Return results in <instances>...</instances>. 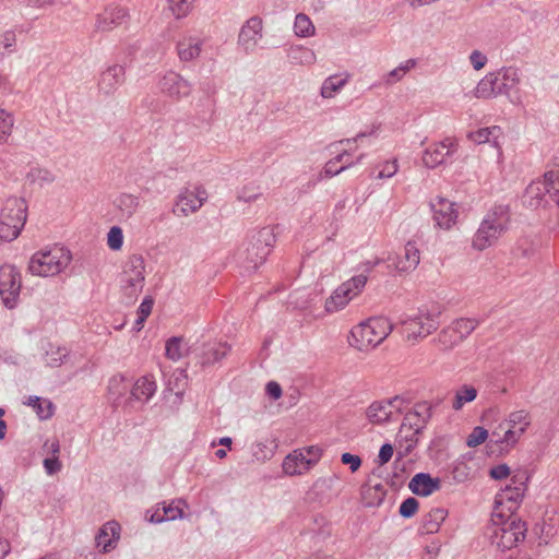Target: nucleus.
Segmentation results:
<instances>
[{
    "label": "nucleus",
    "mask_w": 559,
    "mask_h": 559,
    "mask_svg": "<svg viewBox=\"0 0 559 559\" xmlns=\"http://www.w3.org/2000/svg\"><path fill=\"white\" fill-rule=\"evenodd\" d=\"M544 185L551 200L559 204V168L549 170L544 175Z\"/></svg>",
    "instance_id": "obj_41"
},
{
    "label": "nucleus",
    "mask_w": 559,
    "mask_h": 559,
    "mask_svg": "<svg viewBox=\"0 0 559 559\" xmlns=\"http://www.w3.org/2000/svg\"><path fill=\"white\" fill-rule=\"evenodd\" d=\"M497 78L488 72L483 79L479 80L477 85L472 91L475 98L478 99H492L498 97L497 92Z\"/></svg>",
    "instance_id": "obj_29"
},
{
    "label": "nucleus",
    "mask_w": 559,
    "mask_h": 559,
    "mask_svg": "<svg viewBox=\"0 0 559 559\" xmlns=\"http://www.w3.org/2000/svg\"><path fill=\"white\" fill-rule=\"evenodd\" d=\"M27 218V204L24 199L9 198L0 213V238L12 241L19 237Z\"/></svg>",
    "instance_id": "obj_7"
},
{
    "label": "nucleus",
    "mask_w": 559,
    "mask_h": 559,
    "mask_svg": "<svg viewBox=\"0 0 559 559\" xmlns=\"http://www.w3.org/2000/svg\"><path fill=\"white\" fill-rule=\"evenodd\" d=\"M448 516V511L443 508L431 509L421 521L423 532L426 534L437 533L440 525L444 522Z\"/></svg>",
    "instance_id": "obj_31"
},
{
    "label": "nucleus",
    "mask_w": 559,
    "mask_h": 559,
    "mask_svg": "<svg viewBox=\"0 0 559 559\" xmlns=\"http://www.w3.org/2000/svg\"><path fill=\"white\" fill-rule=\"evenodd\" d=\"M488 431L483 427H475L469 433L466 440V444L471 448H475L486 441Z\"/></svg>",
    "instance_id": "obj_56"
},
{
    "label": "nucleus",
    "mask_w": 559,
    "mask_h": 559,
    "mask_svg": "<svg viewBox=\"0 0 559 559\" xmlns=\"http://www.w3.org/2000/svg\"><path fill=\"white\" fill-rule=\"evenodd\" d=\"M14 126V117L11 112L0 108V139L9 138Z\"/></svg>",
    "instance_id": "obj_52"
},
{
    "label": "nucleus",
    "mask_w": 559,
    "mask_h": 559,
    "mask_svg": "<svg viewBox=\"0 0 559 559\" xmlns=\"http://www.w3.org/2000/svg\"><path fill=\"white\" fill-rule=\"evenodd\" d=\"M182 337L173 336L166 342L165 352L167 358L177 361L183 356Z\"/></svg>",
    "instance_id": "obj_47"
},
{
    "label": "nucleus",
    "mask_w": 559,
    "mask_h": 559,
    "mask_svg": "<svg viewBox=\"0 0 559 559\" xmlns=\"http://www.w3.org/2000/svg\"><path fill=\"white\" fill-rule=\"evenodd\" d=\"M261 195V188L254 183L246 185L238 191V199L245 202H254Z\"/></svg>",
    "instance_id": "obj_53"
},
{
    "label": "nucleus",
    "mask_w": 559,
    "mask_h": 559,
    "mask_svg": "<svg viewBox=\"0 0 559 559\" xmlns=\"http://www.w3.org/2000/svg\"><path fill=\"white\" fill-rule=\"evenodd\" d=\"M396 171H397V160L396 159L386 160L382 165L381 170L379 171V174L376 177L379 179L391 178L396 174Z\"/></svg>",
    "instance_id": "obj_62"
},
{
    "label": "nucleus",
    "mask_w": 559,
    "mask_h": 559,
    "mask_svg": "<svg viewBox=\"0 0 559 559\" xmlns=\"http://www.w3.org/2000/svg\"><path fill=\"white\" fill-rule=\"evenodd\" d=\"M195 0H168L169 9L176 19L186 17L192 10Z\"/></svg>",
    "instance_id": "obj_48"
},
{
    "label": "nucleus",
    "mask_w": 559,
    "mask_h": 559,
    "mask_svg": "<svg viewBox=\"0 0 559 559\" xmlns=\"http://www.w3.org/2000/svg\"><path fill=\"white\" fill-rule=\"evenodd\" d=\"M107 245L111 250H120L123 245L122 229L114 226L109 229L107 235Z\"/></svg>",
    "instance_id": "obj_55"
},
{
    "label": "nucleus",
    "mask_w": 559,
    "mask_h": 559,
    "mask_svg": "<svg viewBox=\"0 0 559 559\" xmlns=\"http://www.w3.org/2000/svg\"><path fill=\"white\" fill-rule=\"evenodd\" d=\"M17 37L14 29H7L0 34V53L12 55L16 51Z\"/></svg>",
    "instance_id": "obj_45"
},
{
    "label": "nucleus",
    "mask_w": 559,
    "mask_h": 559,
    "mask_svg": "<svg viewBox=\"0 0 559 559\" xmlns=\"http://www.w3.org/2000/svg\"><path fill=\"white\" fill-rule=\"evenodd\" d=\"M67 357L68 350L64 347L50 346V348L46 352V362L50 367L61 366Z\"/></svg>",
    "instance_id": "obj_49"
},
{
    "label": "nucleus",
    "mask_w": 559,
    "mask_h": 559,
    "mask_svg": "<svg viewBox=\"0 0 559 559\" xmlns=\"http://www.w3.org/2000/svg\"><path fill=\"white\" fill-rule=\"evenodd\" d=\"M127 390L128 385L124 383V378L122 376H115L109 380L108 391L116 400L122 396Z\"/></svg>",
    "instance_id": "obj_54"
},
{
    "label": "nucleus",
    "mask_w": 559,
    "mask_h": 559,
    "mask_svg": "<svg viewBox=\"0 0 559 559\" xmlns=\"http://www.w3.org/2000/svg\"><path fill=\"white\" fill-rule=\"evenodd\" d=\"M368 276L359 274L341 284L325 301L328 312H336L345 306L364 289Z\"/></svg>",
    "instance_id": "obj_10"
},
{
    "label": "nucleus",
    "mask_w": 559,
    "mask_h": 559,
    "mask_svg": "<svg viewBox=\"0 0 559 559\" xmlns=\"http://www.w3.org/2000/svg\"><path fill=\"white\" fill-rule=\"evenodd\" d=\"M497 78L498 96H510L521 83V71L516 67H502L498 71L491 72Z\"/></svg>",
    "instance_id": "obj_23"
},
{
    "label": "nucleus",
    "mask_w": 559,
    "mask_h": 559,
    "mask_svg": "<svg viewBox=\"0 0 559 559\" xmlns=\"http://www.w3.org/2000/svg\"><path fill=\"white\" fill-rule=\"evenodd\" d=\"M527 480L526 471H519L514 474L511 484L496 495L493 511H502L507 516H513L524 498Z\"/></svg>",
    "instance_id": "obj_9"
},
{
    "label": "nucleus",
    "mask_w": 559,
    "mask_h": 559,
    "mask_svg": "<svg viewBox=\"0 0 559 559\" xmlns=\"http://www.w3.org/2000/svg\"><path fill=\"white\" fill-rule=\"evenodd\" d=\"M275 242V235L270 228H262L237 252L238 261L247 270H255L259 265L263 264L271 253Z\"/></svg>",
    "instance_id": "obj_4"
},
{
    "label": "nucleus",
    "mask_w": 559,
    "mask_h": 559,
    "mask_svg": "<svg viewBox=\"0 0 559 559\" xmlns=\"http://www.w3.org/2000/svg\"><path fill=\"white\" fill-rule=\"evenodd\" d=\"M187 373L183 369H176L170 379H169V388L171 391H175L177 395L181 394L187 385Z\"/></svg>",
    "instance_id": "obj_51"
},
{
    "label": "nucleus",
    "mask_w": 559,
    "mask_h": 559,
    "mask_svg": "<svg viewBox=\"0 0 559 559\" xmlns=\"http://www.w3.org/2000/svg\"><path fill=\"white\" fill-rule=\"evenodd\" d=\"M119 533L120 525L116 521L105 523L96 536L97 547H99L103 552H108L118 540Z\"/></svg>",
    "instance_id": "obj_27"
},
{
    "label": "nucleus",
    "mask_w": 559,
    "mask_h": 559,
    "mask_svg": "<svg viewBox=\"0 0 559 559\" xmlns=\"http://www.w3.org/2000/svg\"><path fill=\"white\" fill-rule=\"evenodd\" d=\"M350 154L348 151H344L343 153L338 154L334 159L329 160L323 171L320 174V178L326 177L331 178L341 171L345 170L347 167H349L354 162L349 160Z\"/></svg>",
    "instance_id": "obj_33"
},
{
    "label": "nucleus",
    "mask_w": 559,
    "mask_h": 559,
    "mask_svg": "<svg viewBox=\"0 0 559 559\" xmlns=\"http://www.w3.org/2000/svg\"><path fill=\"white\" fill-rule=\"evenodd\" d=\"M418 506V501L415 498L409 497L401 503L399 513L402 518L409 519L417 512Z\"/></svg>",
    "instance_id": "obj_57"
},
{
    "label": "nucleus",
    "mask_w": 559,
    "mask_h": 559,
    "mask_svg": "<svg viewBox=\"0 0 559 559\" xmlns=\"http://www.w3.org/2000/svg\"><path fill=\"white\" fill-rule=\"evenodd\" d=\"M341 461L343 464L349 465L352 472H356L361 465V459L358 455L343 453Z\"/></svg>",
    "instance_id": "obj_64"
},
{
    "label": "nucleus",
    "mask_w": 559,
    "mask_h": 559,
    "mask_svg": "<svg viewBox=\"0 0 559 559\" xmlns=\"http://www.w3.org/2000/svg\"><path fill=\"white\" fill-rule=\"evenodd\" d=\"M545 185L540 182H532L525 190L524 202L528 206H538L543 200Z\"/></svg>",
    "instance_id": "obj_43"
},
{
    "label": "nucleus",
    "mask_w": 559,
    "mask_h": 559,
    "mask_svg": "<svg viewBox=\"0 0 559 559\" xmlns=\"http://www.w3.org/2000/svg\"><path fill=\"white\" fill-rule=\"evenodd\" d=\"M468 59L475 71L481 70L488 62L487 56L477 49L469 53Z\"/></svg>",
    "instance_id": "obj_59"
},
{
    "label": "nucleus",
    "mask_w": 559,
    "mask_h": 559,
    "mask_svg": "<svg viewBox=\"0 0 559 559\" xmlns=\"http://www.w3.org/2000/svg\"><path fill=\"white\" fill-rule=\"evenodd\" d=\"M287 57L292 63L299 66H312L317 61L316 52L301 45L292 46L287 51Z\"/></svg>",
    "instance_id": "obj_32"
},
{
    "label": "nucleus",
    "mask_w": 559,
    "mask_h": 559,
    "mask_svg": "<svg viewBox=\"0 0 559 559\" xmlns=\"http://www.w3.org/2000/svg\"><path fill=\"white\" fill-rule=\"evenodd\" d=\"M418 435L420 433L415 430L403 431V425H401L396 437L400 448H403V450H399L397 452L400 459L408 455L415 449L418 442Z\"/></svg>",
    "instance_id": "obj_34"
},
{
    "label": "nucleus",
    "mask_w": 559,
    "mask_h": 559,
    "mask_svg": "<svg viewBox=\"0 0 559 559\" xmlns=\"http://www.w3.org/2000/svg\"><path fill=\"white\" fill-rule=\"evenodd\" d=\"M115 204L122 217L130 218L136 212L140 202L138 197L122 193L116 199Z\"/></svg>",
    "instance_id": "obj_36"
},
{
    "label": "nucleus",
    "mask_w": 559,
    "mask_h": 559,
    "mask_svg": "<svg viewBox=\"0 0 559 559\" xmlns=\"http://www.w3.org/2000/svg\"><path fill=\"white\" fill-rule=\"evenodd\" d=\"M294 33L300 38H308L316 34V27L307 14L298 13L295 16Z\"/></svg>",
    "instance_id": "obj_38"
},
{
    "label": "nucleus",
    "mask_w": 559,
    "mask_h": 559,
    "mask_svg": "<svg viewBox=\"0 0 559 559\" xmlns=\"http://www.w3.org/2000/svg\"><path fill=\"white\" fill-rule=\"evenodd\" d=\"M71 259L69 250L55 246L34 253L28 263V271L36 276H55L70 264Z\"/></svg>",
    "instance_id": "obj_5"
},
{
    "label": "nucleus",
    "mask_w": 559,
    "mask_h": 559,
    "mask_svg": "<svg viewBox=\"0 0 559 559\" xmlns=\"http://www.w3.org/2000/svg\"><path fill=\"white\" fill-rule=\"evenodd\" d=\"M451 325L463 342L477 328L478 321L471 318H461L453 321Z\"/></svg>",
    "instance_id": "obj_44"
},
{
    "label": "nucleus",
    "mask_w": 559,
    "mask_h": 559,
    "mask_svg": "<svg viewBox=\"0 0 559 559\" xmlns=\"http://www.w3.org/2000/svg\"><path fill=\"white\" fill-rule=\"evenodd\" d=\"M164 521H174L176 519L182 518V509L175 504V502H171L169 504H163L162 507Z\"/></svg>",
    "instance_id": "obj_58"
},
{
    "label": "nucleus",
    "mask_w": 559,
    "mask_h": 559,
    "mask_svg": "<svg viewBox=\"0 0 559 559\" xmlns=\"http://www.w3.org/2000/svg\"><path fill=\"white\" fill-rule=\"evenodd\" d=\"M436 342L443 350H450L462 343L451 324L438 334Z\"/></svg>",
    "instance_id": "obj_40"
},
{
    "label": "nucleus",
    "mask_w": 559,
    "mask_h": 559,
    "mask_svg": "<svg viewBox=\"0 0 559 559\" xmlns=\"http://www.w3.org/2000/svg\"><path fill=\"white\" fill-rule=\"evenodd\" d=\"M441 487L440 479L433 478L430 474L418 473L409 481L408 488L417 496L427 497Z\"/></svg>",
    "instance_id": "obj_25"
},
{
    "label": "nucleus",
    "mask_w": 559,
    "mask_h": 559,
    "mask_svg": "<svg viewBox=\"0 0 559 559\" xmlns=\"http://www.w3.org/2000/svg\"><path fill=\"white\" fill-rule=\"evenodd\" d=\"M371 491H374L376 492V497L372 501H368V506H378L382 502L383 498H384V495H385V490H384V487L382 484H377L374 486H370L368 487L367 489H365L364 493L365 496L367 495H370Z\"/></svg>",
    "instance_id": "obj_61"
},
{
    "label": "nucleus",
    "mask_w": 559,
    "mask_h": 559,
    "mask_svg": "<svg viewBox=\"0 0 559 559\" xmlns=\"http://www.w3.org/2000/svg\"><path fill=\"white\" fill-rule=\"evenodd\" d=\"M145 282V261L141 254L127 258L119 276L120 288L126 297L135 299L141 294Z\"/></svg>",
    "instance_id": "obj_8"
},
{
    "label": "nucleus",
    "mask_w": 559,
    "mask_h": 559,
    "mask_svg": "<svg viewBox=\"0 0 559 559\" xmlns=\"http://www.w3.org/2000/svg\"><path fill=\"white\" fill-rule=\"evenodd\" d=\"M456 142H429L423 154V162L429 168L442 164L447 156L454 151Z\"/></svg>",
    "instance_id": "obj_24"
},
{
    "label": "nucleus",
    "mask_w": 559,
    "mask_h": 559,
    "mask_svg": "<svg viewBox=\"0 0 559 559\" xmlns=\"http://www.w3.org/2000/svg\"><path fill=\"white\" fill-rule=\"evenodd\" d=\"M128 10L118 4L106 7L95 17L94 28L96 32L105 33L123 24L128 19Z\"/></svg>",
    "instance_id": "obj_18"
},
{
    "label": "nucleus",
    "mask_w": 559,
    "mask_h": 559,
    "mask_svg": "<svg viewBox=\"0 0 559 559\" xmlns=\"http://www.w3.org/2000/svg\"><path fill=\"white\" fill-rule=\"evenodd\" d=\"M159 92L173 100L179 102L191 95L193 84L175 71H168L159 76Z\"/></svg>",
    "instance_id": "obj_13"
},
{
    "label": "nucleus",
    "mask_w": 559,
    "mask_h": 559,
    "mask_svg": "<svg viewBox=\"0 0 559 559\" xmlns=\"http://www.w3.org/2000/svg\"><path fill=\"white\" fill-rule=\"evenodd\" d=\"M436 225L443 229H450L457 218L456 204L444 198H437L430 203Z\"/></svg>",
    "instance_id": "obj_21"
},
{
    "label": "nucleus",
    "mask_w": 559,
    "mask_h": 559,
    "mask_svg": "<svg viewBox=\"0 0 559 559\" xmlns=\"http://www.w3.org/2000/svg\"><path fill=\"white\" fill-rule=\"evenodd\" d=\"M469 139L474 136L483 140H498L499 138L504 136V132L499 126L480 128L476 132H471L467 135Z\"/></svg>",
    "instance_id": "obj_50"
},
{
    "label": "nucleus",
    "mask_w": 559,
    "mask_h": 559,
    "mask_svg": "<svg viewBox=\"0 0 559 559\" xmlns=\"http://www.w3.org/2000/svg\"><path fill=\"white\" fill-rule=\"evenodd\" d=\"M432 409L433 405L429 402L416 403L413 409L408 411L403 418V431L415 430L421 433L432 417Z\"/></svg>",
    "instance_id": "obj_19"
},
{
    "label": "nucleus",
    "mask_w": 559,
    "mask_h": 559,
    "mask_svg": "<svg viewBox=\"0 0 559 559\" xmlns=\"http://www.w3.org/2000/svg\"><path fill=\"white\" fill-rule=\"evenodd\" d=\"M510 210L508 205H495L481 221L473 238V247L483 251L492 246L508 229Z\"/></svg>",
    "instance_id": "obj_3"
},
{
    "label": "nucleus",
    "mask_w": 559,
    "mask_h": 559,
    "mask_svg": "<svg viewBox=\"0 0 559 559\" xmlns=\"http://www.w3.org/2000/svg\"><path fill=\"white\" fill-rule=\"evenodd\" d=\"M391 262L388 266H394L399 273H408L414 271L420 262V252L415 241H408L401 255L389 258Z\"/></svg>",
    "instance_id": "obj_22"
},
{
    "label": "nucleus",
    "mask_w": 559,
    "mask_h": 559,
    "mask_svg": "<svg viewBox=\"0 0 559 559\" xmlns=\"http://www.w3.org/2000/svg\"><path fill=\"white\" fill-rule=\"evenodd\" d=\"M230 347L226 343H217L206 346L202 355V365H213L222 360L227 356Z\"/></svg>",
    "instance_id": "obj_35"
},
{
    "label": "nucleus",
    "mask_w": 559,
    "mask_h": 559,
    "mask_svg": "<svg viewBox=\"0 0 559 559\" xmlns=\"http://www.w3.org/2000/svg\"><path fill=\"white\" fill-rule=\"evenodd\" d=\"M27 179L32 183H37L39 187L50 185L55 181V175L44 168H32L27 174Z\"/></svg>",
    "instance_id": "obj_46"
},
{
    "label": "nucleus",
    "mask_w": 559,
    "mask_h": 559,
    "mask_svg": "<svg viewBox=\"0 0 559 559\" xmlns=\"http://www.w3.org/2000/svg\"><path fill=\"white\" fill-rule=\"evenodd\" d=\"M526 523L502 511H492L485 536L497 551L506 552L514 548L526 535Z\"/></svg>",
    "instance_id": "obj_1"
},
{
    "label": "nucleus",
    "mask_w": 559,
    "mask_h": 559,
    "mask_svg": "<svg viewBox=\"0 0 559 559\" xmlns=\"http://www.w3.org/2000/svg\"><path fill=\"white\" fill-rule=\"evenodd\" d=\"M57 0H16L17 4L33 8V9H46L56 3Z\"/></svg>",
    "instance_id": "obj_63"
},
{
    "label": "nucleus",
    "mask_w": 559,
    "mask_h": 559,
    "mask_svg": "<svg viewBox=\"0 0 559 559\" xmlns=\"http://www.w3.org/2000/svg\"><path fill=\"white\" fill-rule=\"evenodd\" d=\"M477 396V390L468 384L462 385L455 392V399L453 401L452 407L455 411H460L466 403L474 401Z\"/></svg>",
    "instance_id": "obj_42"
},
{
    "label": "nucleus",
    "mask_w": 559,
    "mask_h": 559,
    "mask_svg": "<svg viewBox=\"0 0 559 559\" xmlns=\"http://www.w3.org/2000/svg\"><path fill=\"white\" fill-rule=\"evenodd\" d=\"M273 452L267 448L266 442L259 441L253 444L252 447V455L258 461H264L266 459H270L272 456Z\"/></svg>",
    "instance_id": "obj_60"
},
{
    "label": "nucleus",
    "mask_w": 559,
    "mask_h": 559,
    "mask_svg": "<svg viewBox=\"0 0 559 559\" xmlns=\"http://www.w3.org/2000/svg\"><path fill=\"white\" fill-rule=\"evenodd\" d=\"M25 404L32 406L41 420L49 419L53 415L55 406L52 402L47 399L28 396Z\"/></svg>",
    "instance_id": "obj_37"
},
{
    "label": "nucleus",
    "mask_w": 559,
    "mask_h": 559,
    "mask_svg": "<svg viewBox=\"0 0 559 559\" xmlns=\"http://www.w3.org/2000/svg\"><path fill=\"white\" fill-rule=\"evenodd\" d=\"M156 391V383L150 377H141L131 389V397L135 401L145 403Z\"/></svg>",
    "instance_id": "obj_30"
},
{
    "label": "nucleus",
    "mask_w": 559,
    "mask_h": 559,
    "mask_svg": "<svg viewBox=\"0 0 559 559\" xmlns=\"http://www.w3.org/2000/svg\"><path fill=\"white\" fill-rule=\"evenodd\" d=\"M312 466L305 451H300L299 449L289 453L283 462V471L289 476L301 475Z\"/></svg>",
    "instance_id": "obj_26"
},
{
    "label": "nucleus",
    "mask_w": 559,
    "mask_h": 559,
    "mask_svg": "<svg viewBox=\"0 0 559 559\" xmlns=\"http://www.w3.org/2000/svg\"><path fill=\"white\" fill-rule=\"evenodd\" d=\"M263 37V21L260 16H251L241 26L238 34V46L247 53L254 52Z\"/></svg>",
    "instance_id": "obj_16"
},
{
    "label": "nucleus",
    "mask_w": 559,
    "mask_h": 559,
    "mask_svg": "<svg viewBox=\"0 0 559 559\" xmlns=\"http://www.w3.org/2000/svg\"><path fill=\"white\" fill-rule=\"evenodd\" d=\"M126 82V68L114 63L106 66L99 73L97 80L98 93L103 96L114 95Z\"/></svg>",
    "instance_id": "obj_17"
},
{
    "label": "nucleus",
    "mask_w": 559,
    "mask_h": 559,
    "mask_svg": "<svg viewBox=\"0 0 559 559\" xmlns=\"http://www.w3.org/2000/svg\"><path fill=\"white\" fill-rule=\"evenodd\" d=\"M21 287L22 280L19 270L11 264L0 266V296L7 308L16 307Z\"/></svg>",
    "instance_id": "obj_12"
},
{
    "label": "nucleus",
    "mask_w": 559,
    "mask_h": 559,
    "mask_svg": "<svg viewBox=\"0 0 559 559\" xmlns=\"http://www.w3.org/2000/svg\"><path fill=\"white\" fill-rule=\"evenodd\" d=\"M350 74L347 72L340 74H332L328 76L320 88L321 97L325 99L333 98L342 88L349 82Z\"/></svg>",
    "instance_id": "obj_28"
},
{
    "label": "nucleus",
    "mask_w": 559,
    "mask_h": 559,
    "mask_svg": "<svg viewBox=\"0 0 559 559\" xmlns=\"http://www.w3.org/2000/svg\"><path fill=\"white\" fill-rule=\"evenodd\" d=\"M205 39L195 34H182L176 43V51L181 62L197 60L202 51Z\"/></svg>",
    "instance_id": "obj_20"
},
{
    "label": "nucleus",
    "mask_w": 559,
    "mask_h": 559,
    "mask_svg": "<svg viewBox=\"0 0 559 559\" xmlns=\"http://www.w3.org/2000/svg\"><path fill=\"white\" fill-rule=\"evenodd\" d=\"M206 200L207 192L202 186L185 188L178 194L173 212L178 216H189L199 211Z\"/></svg>",
    "instance_id": "obj_14"
},
{
    "label": "nucleus",
    "mask_w": 559,
    "mask_h": 559,
    "mask_svg": "<svg viewBox=\"0 0 559 559\" xmlns=\"http://www.w3.org/2000/svg\"><path fill=\"white\" fill-rule=\"evenodd\" d=\"M392 331L393 324L388 318H369L350 330L348 343L360 352H370L380 345Z\"/></svg>",
    "instance_id": "obj_2"
},
{
    "label": "nucleus",
    "mask_w": 559,
    "mask_h": 559,
    "mask_svg": "<svg viewBox=\"0 0 559 559\" xmlns=\"http://www.w3.org/2000/svg\"><path fill=\"white\" fill-rule=\"evenodd\" d=\"M404 400L396 395L389 400L376 401L366 411L367 418L374 425L389 423L394 414L402 412Z\"/></svg>",
    "instance_id": "obj_15"
},
{
    "label": "nucleus",
    "mask_w": 559,
    "mask_h": 559,
    "mask_svg": "<svg viewBox=\"0 0 559 559\" xmlns=\"http://www.w3.org/2000/svg\"><path fill=\"white\" fill-rule=\"evenodd\" d=\"M415 59H407L404 62L400 63L399 67L391 70L386 75L383 76V82L385 85H393L400 82L405 74L416 67Z\"/></svg>",
    "instance_id": "obj_39"
},
{
    "label": "nucleus",
    "mask_w": 559,
    "mask_h": 559,
    "mask_svg": "<svg viewBox=\"0 0 559 559\" xmlns=\"http://www.w3.org/2000/svg\"><path fill=\"white\" fill-rule=\"evenodd\" d=\"M440 311L419 308L414 314H403L399 323L407 341L417 342L437 331L440 325Z\"/></svg>",
    "instance_id": "obj_6"
},
{
    "label": "nucleus",
    "mask_w": 559,
    "mask_h": 559,
    "mask_svg": "<svg viewBox=\"0 0 559 559\" xmlns=\"http://www.w3.org/2000/svg\"><path fill=\"white\" fill-rule=\"evenodd\" d=\"M508 429L502 436L497 431L491 433L497 443H504L508 447L515 445L532 424L531 413L526 409L511 412L506 418Z\"/></svg>",
    "instance_id": "obj_11"
}]
</instances>
